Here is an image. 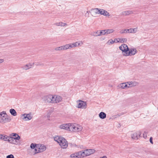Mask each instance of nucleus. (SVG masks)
<instances>
[{"label":"nucleus","mask_w":158,"mask_h":158,"mask_svg":"<svg viewBox=\"0 0 158 158\" xmlns=\"http://www.w3.org/2000/svg\"><path fill=\"white\" fill-rule=\"evenodd\" d=\"M148 133V132L145 131L144 132L143 134V137L145 139L147 137Z\"/></svg>","instance_id":"ea45409f"},{"label":"nucleus","mask_w":158,"mask_h":158,"mask_svg":"<svg viewBox=\"0 0 158 158\" xmlns=\"http://www.w3.org/2000/svg\"><path fill=\"white\" fill-rule=\"evenodd\" d=\"M11 137H13V139L19 140L20 139V137L16 133H12L10 135Z\"/></svg>","instance_id":"dca6fc26"},{"label":"nucleus","mask_w":158,"mask_h":158,"mask_svg":"<svg viewBox=\"0 0 158 158\" xmlns=\"http://www.w3.org/2000/svg\"><path fill=\"white\" fill-rule=\"evenodd\" d=\"M106 34H108L113 33L114 30L112 29L105 30Z\"/></svg>","instance_id":"c756f323"},{"label":"nucleus","mask_w":158,"mask_h":158,"mask_svg":"<svg viewBox=\"0 0 158 158\" xmlns=\"http://www.w3.org/2000/svg\"><path fill=\"white\" fill-rule=\"evenodd\" d=\"M4 61V60L3 59H0V64L3 63Z\"/></svg>","instance_id":"a18cd8bd"},{"label":"nucleus","mask_w":158,"mask_h":158,"mask_svg":"<svg viewBox=\"0 0 158 158\" xmlns=\"http://www.w3.org/2000/svg\"><path fill=\"white\" fill-rule=\"evenodd\" d=\"M119 48L122 51L123 55L124 56H125V54L127 53L129 50L128 46L125 44H122L119 47Z\"/></svg>","instance_id":"423d86ee"},{"label":"nucleus","mask_w":158,"mask_h":158,"mask_svg":"<svg viewBox=\"0 0 158 158\" xmlns=\"http://www.w3.org/2000/svg\"><path fill=\"white\" fill-rule=\"evenodd\" d=\"M81 152L79 153H81V156L83 158L94 154L95 152V150L94 149H89L81 151Z\"/></svg>","instance_id":"7ed1b4c3"},{"label":"nucleus","mask_w":158,"mask_h":158,"mask_svg":"<svg viewBox=\"0 0 158 158\" xmlns=\"http://www.w3.org/2000/svg\"><path fill=\"white\" fill-rule=\"evenodd\" d=\"M109 86L110 87H112L113 86L111 85H110V84H109Z\"/></svg>","instance_id":"de8ad7c7"},{"label":"nucleus","mask_w":158,"mask_h":158,"mask_svg":"<svg viewBox=\"0 0 158 158\" xmlns=\"http://www.w3.org/2000/svg\"><path fill=\"white\" fill-rule=\"evenodd\" d=\"M118 86L119 88H121L122 89H125L127 88H129V83L128 82L123 83L119 84Z\"/></svg>","instance_id":"4468645a"},{"label":"nucleus","mask_w":158,"mask_h":158,"mask_svg":"<svg viewBox=\"0 0 158 158\" xmlns=\"http://www.w3.org/2000/svg\"><path fill=\"white\" fill-rule=\"evenodd\" d=\"M136 50L135 48H131L129 49L128 52L127 53H125V56H128L131 55H133L136 53Z\"/></svg>","instance_id":"1a4fd4ad"},{"label":"nucleus","mask_w":158,"mask_h":158,"mask_svg":"<svg viewBox=\"0 0 158 158\" xmlns=\"http://www.w3.org/2000/svg\"><path fill=\"white\" fill-rule=\"evenodd\" d=\"M100 9L97 8L92 9L89 11H87L85 14L86 15H88L90 13L93 16L96 17L98 16L100 14Z\"/></svg>","instance_id":"20e7f679"},{"label":"nucleus","mask_w":158,"mask_h":158,"mask_svg":"<svg viewBox=\"0 0 158 158\" xmlns=\"http://www.w3.org/2000/svg\"><path fill=\"white\" fill-rule=\"evenodd\" d=\"M116 41L115 40V39L114 40V41L112 39H110L108 41L107 43H108L109 44H112L114 43H115Z\"/></svg>","instance_id":"c9c22d12"},{"label":"nucleus","mask_w":158,"mask_h":158,"mask_svg":"<svg viewBox=\"0 0 158 158\" xmlns=\"http://www.w3.org/2000/svg\"><path fill=\"white\" fill-rule=\"evenodd\" d=\"M13 138V137H9L7 135H4L0 134V139L3 140L5 141H8L10 142L11 140H12Z\"/></svg>","instance_id":"9b49d317"},{"label":"nucleus","mask_w":158,"mask_h":158,"mask_svg":"<svg viewBox=\"0 0 158 158\" xmlns=\"http://www.w3.org/2000/svg\"><path fill=\"white\" fill-rule=\"evenodd\" d=\"M134 11L132 10H127L123 11L122 12V14L123 15H128L133 14Z\"/></svg>","instance_id":"a211bd4d"},{"label":"nucleus","mask_w":158,"mask_h":158,"mask_svg":"<svg viewBox=\"0 0 158 158\" xmlns=\"http://www.w3.org/2000/svg\"><path fill=\"white\" fill-rule=\"evenodd\" d=\"M137 28H130L127 29L128 33H134L136 32Z\"/></svg>","instance_id":"b1692460"},{"label":"nucleus","mask_w":158,"mask_h":158,"mask_svg":"<svg viewBox=\"0 0 158 158\" xmlns=\"http://www.w3.org/2000/svg\"><path fill=\"white\" fill-rule=\"evenodd\" d=\"M53 111V110L52 109H51L49 110L48 112V114L47 115V117L48 118H49L50 115L52 112Z\"/></svg>","instance_id":"7c9ffc66"},{"label":"nucleus","mask_w":158,"mask_h":158,"mask_svg":"<svg viewBox=\"0 0 158 158\" xmlns=\"http://www.w3.org/2000/svg\"><path fill=\"white\" fill-rule=\"evenodd\" d=\"M22 118L24 121H28L31 119L32 117L30 114H25L21 116Z\"/></svg>","instance_id":"9d476101"},{"label":"nucleus","mask_w":158,"mask_h":158,"mask_svg":"<svg viewBox=\"0 0 158 158\" xmlns=\"http://www.w3.org/2000/svg\"><path fill=\"white\" fill-rule=\"evenodd\" d=\"M100 14L101 15H103L104 16L108 17H111V15L109 14V12H108L106 10H103V9H100Z\"/></svg>","instance_id":"ddd939ff"},{"label":"nucleus","mask_w":158,"mask_h":158,"mask_svg":"<svg viewBox=\"0 0 158 158\" xmlns=\"http://www.w3.org/2000/svg\"><path fill=\"white\" fill-rule=\"evenodd\" d=\"M74 43L75 44H76V47L80 45L81 44H82V43L81 42H76Z\"/></svg>","instance_id":"58836bf2"},{"label":"nucleus","mask_w":158,"mask_h":158,"mask_svg":"<svg viewBox=\"0 0 158 158\" xmlns=\"http://www.w3.org/2000/svg\"><path fill=\"white\" fill-rule=\"evenodd\" d=\"M10 112L11 114L14 116L17 115V113L15 110L13 109H11L10 110Z\"/></svg>","instance_id":"a878e982"},{"label":"nucleus","mask_w":158,"mask_h":158,"mask_svg":"<svg viewBox=\"0 0 158 158\" xmlns=\"http://www.w3.org/2000/svg\"><path fill=\"white\" fill-rule=\"evenodd\" d=\"M63 46L64 50H65L69 49V45L68 44H66Z\"/></svg>","instance_id":"4c0bfd02"},{"label":"nucleus","mask_w":158,"mask_h":158,"mask_svg":"<svg viewBox=\"0 0 158 158\" xmlns=\"http://www.w3.org/2000/svg\"><path fill=\"white\" fill-rule=\"evenodd\" d=\"M140 132H135L131 135V138L133 139H137L140 136Z\"/></svg>","instance_id":"2eb2a0df"},{"label":"nucleus","mask_w":158,"mask_h":158,"mask_svg":"<svg viewBox=\"0 0 158 158\" xmlns=\"http://www.w3.org/2000/svg\"><path fill=\"white\" fill-rule=\"evenodd\" d=\"M115 40L116 42L115 43H123L126 42L127 39L126 38H118L117 39H115Z\"/></svg>","instance_id":"6ab92c4d"},{"label":"nucleus","mask_w":158,"mask_h":158,"mask_svg":"<svg viewBox=\"0 0 158 158\" xmlns=\"http://www.w3.org/2000/svg\"><path fill=\"white\" fill-rule=\"evenodd\" d=\"M105 33V30H102L101 31H100L99 32V36L105 35L106 33Z\"/></svg>","instance_id":"f704fd0d"},{"label":"nucleus","mask_w":158,"mask_h":158,"mask_svg":"<svg viewBox=\"0 0 158 158\" xmlns=\"http://www.w3.org/2000/svg\"><path fill=\"white\" fill-rule=\"evenodd\" d=\"M36 147H37L36 145L33 143H31L30 145V147L31 149H34L35 148V149Z\"/></svg>","instance_id":"e433bc0d"},{"label":"nucleus","mask_w":158,"mask_h":158,"mask_svg":"<svg viewBox=\"0 0 158 158\" xmlns=\"http://www.w3.org/2000/svg\"><path fill=\"white\" fill-rule=\"evenodd\" d=\"M99 116L101 119H104L106 117V114L105 113L101 112L99 114Z\"/></svg>","instance_id":"4be33fe9"},{"label":"nucleus","mask_w":158,"mask_h":158,"mask_svg":"<svg viewBox=\"0 0 158 158\" xmlns=\"http://www.w3.org/2000/svg\"><path fill=\"white\" fill-rule=\"evenodd\" d=\"M33 65V64H28L23 66L22 67V68L23 69L27 70L31 68Z\"/></svg>","instance_id":"f3484780"},{"label":"nucleus","mask_w":158,"mask_h":158,"mask_svg":"<svg viewBox=\"0 0 158 158\" xmlns=\"http://www.w3.org/2000/svg\"><path fill=\"white\" fill-rule=\"evenodd\" d=\"M71 44L72 46V48L76 47V44H75L74 43H71Z\"/></svg>","instance_id":"79ce46f5"},{"label":"nucleus","mask_w":158,"mask_h":158,"mask_svg":"<svg viewBox=\"0 0 158 158\" xmlns=\"http://www.w3.org/2000/svg\"><path fill=\"white\" fill-rule=\"evenodd\" d=\"M77 106L78 108L85 109L86 107V102L82 101L79 100L77 102Z\"/></svg>","instance_id":"6e6552de"},{"label":"nucleus","mask_w":158,"mask_h":158,"mask_svg":"<svg viewBox=\"0 0 158 158\" xmlns=\"http://www.w3.org/2000/svg\"><path fill=\"white\" fill-rule=\"evenodd\" d=\"M63 137L57 136H56L54 138V140L55 141L57 142L59 144V143L60 140H61V139Z\"/></svg>","instance_id":"5701e85b"},{"label":"nucleus","mask_w":158,"mask_h":158,"mask_svg":"<svg viewBox=\"0 0 158 158\" xmlns=\"http://www.w3.org/2000/svg\"><path fill=\"white\" fill-rule=\"evenodd\" d=\"M46 149V147L43 144H38L35 149V154L44 151Z\"/></svg>","instance_id":"39448f33"},{"label":"nucleus","mask_w":158,"mask_h":158,"mask_svg":"<svg viewBox=\"0 0 158 158\" xmlns=\"http://www.w3.org/2000/svg\"><path fill=\"white\" fill-rule=\"evenodd\" d=\"M55 97V103L59 102L62 100V97L56 95Z\"/></svg>","instance_id":"393cba45"},{"label":"nucleus","mask_w":158,"mask_h":158,"mask_svg":"<svg viewBox=\"0 0 158 158\" xmlns=\"http://www.w3.org/2000/svg\"><path fill=\"white\" fill-rule=\"evenodd\" d=\"M34 64H35L36 66H44V64L42 63L34 62L33 63V65H34Z\"/></svg>","instance_id":"72a5a7b5"},{"label":"nucleus","mask_w":158,"mask_h":158,"mask_svg":"<svg viewBox=\"0 0 158 158\" xmlns=\"http://www.w3.org/2000/svg\"><path fill=\"white\" fill-rule=\"evenodd\" d=\"M14 156L12 154L8 155L6 156V158H14Z\"/></svg>","instance_id":"a19ab883"},{"label":"nucleus","mask_w":158,"mask_h":158,"mask_svg":"<svg viewBox=\"0 0 158 158\" xmlns=\"http://www.w3.org/2000/svg\"><path fill=\"white\" fill-rule=\"evenodd\" d=\"M81 152V151L77 152L75 153L72 154L70 156L71 158H82V156H81V153L79 152Z\"/></svg>","instance_id":"f8f14e48"},{"label":"nucleus","mask_w":158,"mask_h":158,"mask_svg":"<svg viewBox=\"0 0 158 158\" xmlns=\"http://www.w3.org/2000/svg\"><path fill=\"white\" fill-rule=\"evenodd\" d=\"M100 31H94L91 33V35L94 36H99V32Z\"/></svg>","instance_id":"c85d7f7f"},{"label":"nucleus","mask_w":158,"mask_h":158,"mask_svg":"<svg viewBox=\"0 0 158 158\" xmlns=\"http://www.w3.org/2000/svg\"><path fill=\"white\" fill-rule=\"evenodd\" d=\"M68 44L69 45V49L73 48L71 44Z\"/></svg>","instance_id":"c03bdc74"},{"label":"nucleus","mask_w":158,"mask_h":158,"mask_svg":"<svg viewBox=\"0 0 158 158\" xmlns=\"http://www.w3.org/2000/svg\"><path fill=\"white\" fill-rule=\"evenodd\" d=\"M150 142L152 143H153V142H152V137H151L150 139Z\"/></svg>","instance_id":"37998d69"},{"label":"nucleus","mask_w":158,"mask_h":158,"mask_svg":"<svg viewBox=\"0 0 158 158\" xmlns=\"http://www.w3.org/2000/svg\"><path fill=\"white\" fill-rule=\"evenodd\" d=\"M59 128L73 132H79L82 129V127L80 125L77 124L66 123L60 125Z\"/></svg>","instance_id":"f257e3e1"},{"label":"nucleus","mask_w":158,"mask_h":158,"mask_svg":"<svg viewBox=\"0 0 158 158\" xmlns=\"http://www.w3.org/2000/svg\"><path fill=\"white\" fill-rule=\"evenodd\" d=\"M56 25L57 26H64L67 25V24L65 23H63L61 22H57L56 23Z\"/></svg>","instance_id":"bb28decb"},{"label":"nucleus","mask_w":158,"mask_h":158,"mask_svg":"<svg viewBox=\"0 0 158 158\" xmlns=\"http://www.w3.org/2000/svg\"><path fill=\"white\" fill-rule=\"evenodd\" d=\"M129 86L128 87H130L133 86H135L138 85V83L136 81H130L128 82Z\"/></svg>","instance_id":"412c9836"},{"label":"nucleus","mask_w":158,"mask_h":158,"mask_svg":"<svg viewBox=\"0 0 158 158\" xmlns=\"http://www.w3.org/2000/svg\"><path fill=\"white\" fill-rule=\"evenodd\" d=\"M100 158H107L106 156H103V157H100Z\"/></svg>","instance_id":"49530a36"},{"label":"nucleus","mask_w":158,"mask_h":158,"mask_svg":"<svg viewBox=\"0 0 158 158\" xmlns=\"http://www.w3.org/2000/svg\"><path fill=\"white\" fill-rule=\"evenodd\" d=\"M51 97V95H49L44 97L43 98L46 102L51 103V101H52V100H51V98H50Z\"/></svg>","instance_id":"aec40b11"},{"label":"nucleus","mask_w":158,"mask_h":158,"mask_svg":"<svg viewBox=\"0 0 158 158\" xmlns=\"http://www.w3.org/2000/svg\"><path fill=\"white\" fill-rule=\"evenodd\" d=\"M55 50L56 51H60L64 50L63 46H61L60 47H57L56 48H55Z\"/></svg>","instance_id":"2f4dec72"},{"label":"nucleus","mask_w":158,"mask_h":158,"mask_svg":"<svg viewBox=\"0 0 158 158\" xmlns=\"http://www.w3.org/2000/svg\"><path fill=\"white\" fill-rule=\"evenodd\" d=\"M55 96L56 95H51V97L50 98L51 100L52 101H51V103H55Z\"/></svg>","instance_id":"cd10ccee"},{"label":"nucleus","mask_w":158,"mask_h":158,"mask_svg":"<svg viewBox=\"0 0 158 158\" xmlns=\"http://www.w3.org/2000/svg\"><path fill=\"white\" fill-rule=\"evenodd\" d=\"M60 145L63 148H65L68 147V142L64 138H62L59 143Z\"/></svg>","instance_id":"0eeeda50"},{"label":"nucleus","mask_w":158,"mask_h":158,"mask_svg":"<svg viewBox=\"0 0 158 158\" xmlns=\"http://www.w3.org/2000/svg\"><path fill=\"white\" fill-rule=\"evenodd\" d=\"M128 29H122L119 31V33L121 34L126 33H128L127 30Z\"/></svg>","instance_id":"473e14b6"},{"label":"nucleus","mask_w":158,"mask_h":158,"mask_svg":"<svg viewBox=\"0 0 158 158\" xmlns=\"http://www.w3.org/2000/svg\"><path fill=\"white\" fill-rule=\"evenodd\" d=\"M11 120L10 117L8 116L4 111L0 113V123H5L9 122Z\"/></svg>","instance_id":"f03ea898"}]
</instances>
